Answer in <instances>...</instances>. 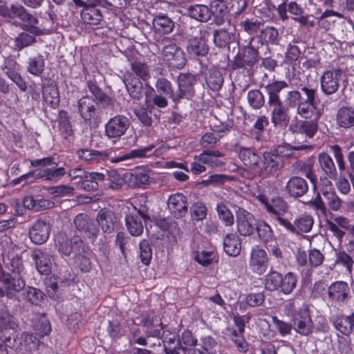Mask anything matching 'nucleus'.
<instances>
[{"label": "nucleus", "instance_id": "obj_1", "mask_svg": "<svg viewBox=\"0 0 354 354\" xmlns=\"http://www.w3.org/2000/svg\"><path fill=\"white\" fill-rule=\"evenodd\" d=\"M288 87V83L283 80H274L265 87L271 122L277 128H286L290 121V106L284 104L280 97V93Z\"/></svg>", "mask_w": 354, "mask_h": 354}, {"label": "nucleus", "instance_id": "obj_2", "mask_svg": "<svg viewBox=\"0 0 354 354\" xmlns=\"http://www.w3.org/2000/svg\"><path fill=\"white\" fill-rule=\"evenodd\" d=\"M286 310L297 333L308 336L313 333L314 324L307 304L290 300L286 304Z\"/></svg>", "mask_w": 354, "mask_h": 354}, {"label": "nucleus", "instance_id": "obj_3", "mask_svg": "<svg viewBox=\"0 0 354 354\" xmlns=\"http://www.w3.org/2000/svg\"><path fill=\"white\" fill-rule=\"evenodd\" d=\"M285 102L290 107L297 106L296 113L301 118H319V113L316 111L317 104L304 101L301 92L297 90L288 91Z\"/></svg>", "mask_w": 354, "mask_h": 354}, {"label": "nucleus", "instance_id": "obj_4", "mask_svg": "<svg viewBox=\"0 0 354 354\" xmlns=\"http://www.w3.org/2000/svg\"><path fill=\"white\" fill-rule=\"evenodd\" d=\"M149 221L150 216L145 207L138 209L135 206L133 210L125 213V226L129 233L133 236H140L144 232V225L142 222Z\"/></svg>", "mask_w": 354, "mask_h": 354}, {"label": "nucleus", "instance_id": "obj_5", "mask_svg": "<svg viewBox=\"0 0 354 354\" xmlns=\"http://www.w3.org/2000/svg\"><path fill=\"white\" fill-rule=\"evenodd\" d=\"M99 103L93 97L85 95L77 101L78 113L84 121L91 125L98 121L100 114Z\"/></svg>", "mask_w": 354, "mask_h": 354}, {"label": "nucleus", "instance_id": "obj_6", "mask_svg": "<svg viewBox=\"0 0 354 354\" xmlns=\"http://www.w3.org/2000/svg\"><path fill=\"white\" fill-rule=\"evenodd\" d=\"M30 164L33 167L42 166L37 174L38 178L46 180H57L66 173L64 167L54 166L53 159L50 157L31 160Z\"/></svg>", "mask_w": 354, "mask_h": 354}, {"label": "nucleus", "instance_id": "obj_7", "mask_svg": "<svg viewBox=\"0 0 354 354\" xmlns=\"http://www.w3.org/2000/svg\"><path fill=\"white\" fill-rule=\"evenodd\" d=\"M207 34H208V28L201 29L198 35L192 37L188 40L186 46L188 55L198 59L202 67L205 65L203 64L201 58L206 57L209 52V47L204 40Z\"/></svg>", "mask_w": 354, "mask_h": 354}, {"label": "nucleus", "instance_id": "obj_8", "mask_svg": "<svg viewBox=\"0 0 354 354\" xmlns=\"http://www.w3.org/2000/svg\"><path fill=\"white\" fill-rule=\"evenodd\" d=\"M254 40V37H250L248 45L244 46L241 52L235 56L232 63L233 69L252 68L257 63L259 53L257 49L252 44Z\"/></svg>", "mask_w": 354, "mask_h": 354}, {"label": "nucleus", "instance_id": "obj_9", "mask_svg": "<svg viewBox=\"0 0 354 354\" xmlns=\"http://www.w3.org/2000/svg\"><path fill=\"white\" fill-rule=\"evenodd\" d=\"M1 70L3 73L12 80L19 88L20 91L25 92L27 90L26 81L22 78L20 74V65L12 57H4L0 54Z\"/></svg>", "mask_w": 354, "mask_h": 354}, {"label": "nucleus", "instance_id": "obj_10", "mask_svg": "<svg viewBox=\"0 0 354 354\" xmlns=\"http://www.w3.org/2000/svg\"><path fill=\"white\" fill-rule=\"evenodd\" d=\"M342 78V71L340 68H332L325 71L320 77V88L322 93L329 96L336 93Z\"/></svg>", "mask_w": 354, "mask_h": 354}, {"label": "nucleus", "instance_id": "obj_11", "mask_svg": "<svg viewBox=\"0 0 354 354\" xmlns=\"http://www.w3.org/2000/svg\"><path fill=\"white\" fill-rule=\"evenodd\" d=\"M236 230L240 235H252L257 228V222L254 215L246 209L239 207L236 210Z\"/></svg>", "mask_w": 354, "mask_h": 354}, {"label": "nucleus", "instance_id": "obj_12", "mask_svg": "<svg viewBox=\"0 0 354 354\" xmlns=\"http://www.w3.org/2000/svg\"><path fill=\"white\" fill-rule=\"evenodd\" d=\"M55 246L58 252L65 256L72 253L80 254L83 250V241L80 236H73L68 239L65 234H58L55 240Z\"/></svg>", "mask_w": 354, "mask_h": 354}, {"label": "nucleus", "instance_id": "obj_13", "mask_svg": "<svg viewBox=\"0 0 354 354\" xmlns=\"http://www.w3.org/2000/svg\"><path fill=\"white\" fill-rule=\"evenodd\" d=\"M162 57L169 66L181 69L187 63V58L183 49L175 44H169L163 47Z\"/></svg>", "mask_w": 354, "mask_h": 354}, {"label": "nucleus", "instance_id": "obj_14", "mask_svg": "<svg viewBox=\"0 0 354 354\" xmlns=\"http://www.w3.org/2000/svg\"><path fill=\"white\" fill-rule=\"evenodd\" d=\"M0 282L3 286L4 296L8 299H13L15 294L24 290L26 286L23 276L13 277L6 271L0 272Z\"/></svg>", "mask_w": 354, "mask_h": 354}, {"label": "nucleus", "instance_id": "obj_15", "mask_svg": "<svg viewBox=\"0 0 354 354\" xmlns=\"http://www.w3.org/2000/svg\"><path fill=\"white\" fill-rule=\"evenodd\" d=\"M328 297L332 304L339 306L346 304L351 297L350 286L343 281L333 282L328 288Z\"/></svg>", "mask_w": 354, "mask_h": 354}, {"label": "nucleus", "instance_id": "obj_16", "mask_svg": "<svg viewBox=\"0 0 354 354\" xmlns=\"http://www.w3.org/2000/svg\"><path fill=\"white\" fill-rule=\"evenodd\" d=\"M284 167V162L280 159L274 151H266L263 153L258 169V174L261 177H268Z\"/></svg>", "mask_w": 354, "mask_h": 354}, {"label": "nucleus", "instance_id": "obj_17", "mask_svg": "<svg viewBox=\"0 0 354 354\" xmlns=\"http://www.w3.org/2000/svg\"><path fill=\"white\" fill-rule=\"evenodd\" d=\"M196 82L194 75L189 73H180L178 77V89L171 95L174 102L183 98L191 99L194 95V84Z\"/></svg>", "mask_w": 354, "mask_h": 354}, {"label": "nucleus", "instance_id": "obj_18", "mask_svg": "<svg viewBox=\"0 0 354 354\" xmlns=\"http://www.w3.org/2000/svg\"><path fill=\"white\" fill-rule=\"evenodd\" d=\"M129 118L123 115H117L110 118L104 127L105 135L109 138H120L129 129Z\"/></svg>", "mask_w": 354, "mask_h": 354}, {"label": "nucleus", "instance_id": "obj_19", "mask_svg": "<svg viewBox=\"0 0 354 354\" xmlns=\"http://www.w3.org/2000/svg\"><path fill=\"white\" fill-rule=\"evenodd\" d=\"M0 15L4 17L18 18L24 23L32 24L35 19L32 15L21 5L12 4L8 7L5 1H0Z\"/></svg>", "mask_w": 354, "mask_h": 354}, {"label": "nucleus", "instance_id": "obj_20", "mask_svg": "<svg viewBox=\"0 0 354 354\" xmlns=\"http://www.w3.org/2000/svg\"><path fill=\"white\" fill-rule=\"evenodd\" d=\"M318 119L314 118L310 120H299L290 125L289 130L296 136H304V140L308 141L312 139L318 131Z\"/></svg>", "mask_w": 354, "mask_h": 354}, {"label": "nucleus", "instance_id": "obj_21", "mask_svg": "<svg viewBox=\"0 0 354 354\" xmlns=\"http://www.w3.org/2000/svg\"><path fill=\"white\" fill-rule=\"evenodd\" d=\"M76 229L93 242L97 237L99 230L88 215L79 214L74 219Z\"/></svg>", "mask_w": 354, "mask_h": 354}, {"label": "nucleus", "instance_id": "obj_22", "mask_svg": "<svg viewBox=\"0 0 354 354\" xmlns=\"http://www.w3.org/2000/svg\"><path fill=\"white\" fill-rule=\"evenodd\" d=\"M249 265L252 270L261 275L264 274L268 266L266 252L259 246L252 249Z\"/></svg>", "mask_w": 354, "mask_h": 354}, {"label": "nucleus", "instance_id": "obj_23", "mask_svg": "<svg viewBox=\"0 0 354 354\" xmlns=\"http://www.w3.org/2000/svg\"><path fill=\"white\" fill-rule=\"evenodd\" d=\"M167 208L175 218L184 217L188 212L187 197L180 193L171 194L167 200Z\"/></svg>", "mask_w": 354, "mask_h": 354}, {"label": "nucleus", "instance_id": "obj_24", "mask_svg": "<svg viewBox=\"0 0 354 354\" xmlns=\"http://www.w3.org/2000/svg\"><path fill=\"white\" fill-rule=\"evenodd\" d=\"M285 190L290 197L298 198L304 196L308 192L309 187L304 178L292 176L287 181Z\"/></svg>", "mask_w": 354, "mask_h": 354}, {"label": "nucleus", "instance_id": "obj_25", "mask_svg": "<svg viewBox=\"0 0 354 354\" xmlns=\"http://www.w3.org/2000/svg\"><path fill=\"white\" fill-rule=\"evenodd\" d=\"M50 230V226L47 223L38 219L34 223L29 231L30 239L35 244H42L48 239Z\"/></svg>", "mask_w": 354, "mask_h": 354}, {"label": "nucleus", "instance_id": "obj_26", "mask_svg": "<svg viewBox=\"0 0 354 354\" xmlns=\"http://www.w3.org/2000/svg\"><path fill=\"white\" fill-rule=\"evenodd\" d=\"M154 147H155V146L153 145H150L147 147L133 149L125 154L119 156L118 157H117L115 158H110V160L112 162H119L121 161L133 159V158H145V157L150 156L151 154H154L156 156H160L162 153V148L160 147L158 149H156L152 152Z\"/></svg>", "mask_w": 354, "mask_h": 354}, {"label": "nucleus", "instance_id": "obj_27", "mask_svg": "<svg viewBox=\"0 0 354 354\" xmlns=\"http://www.w3.org/2000/svg\"><path fill=\"white\" fill-rule=\"evenodd\" d=\"M103 172L86 171L83 180H80L77 186L85 191H97L100 187L103 189Z\"/></svg>", "mask_w": 354, "mask_h": 354}, {"label": "nucleus", "instance_id": "obj_28", "mask_svg": "<svg viewBox=\"0 0 354 354\" xmlns=\"http://www.w3.org/2000/svg\"><path fill=\"white\" fill-rule=\"evenodd\" d=\"M32 17L35 19V22L32 24L26 23L30 26V31L33 35H48L53 32L54 29V21L56 19V15L53 13H48V17L42 18L41 23H39L38 19L32 15Z\"/></svg>", "mask_w": 354, "mask_h": 354}, {"label": "nucleus", "instance_id": "obj_29", "mask_svg": "<svg viewBox=\"0 0 354 354\" xmlns=\"http://www.w3.org/2000/svg\"><path fill=\"white\" fill-rule=\"evenodd\" d=\"M232 124H222L221 127L220 126H214V132H208L205 133L200 140V145L203 148H212L214 147L216 143L220 140L222 136L218 133L225 132L227 131H230L232 128Z\"/></svg>", "mask_w": 354, "mask_h": 354}, {"label": "nucleus", "instance_id": "obj_30", "mask_svg": "<svg viewBox=\"0 0 354 354\" xmlns=\"http://www.w3.org/2000/svg\"><path fill=\"white\" fill-rule=\"evenodd\" d=\"M32 258L36 263L39 272L47 275L51 271L52 261L50 255L46 250H37L32 254Z\"/></svg>", "mask_w": 354, "mask_h": 354}, {"label": "nucleus", "instance_id": "obj_31", "mask_svg": "<svg viewBox=\"0 0 354 354\" xmlns=\"http://www.w3.org/2000/svg\"><path fill=\"white\" fill-rule=\"evenodd\" d=\"M239 157L244 165L258 171L261 158L252 149L241 147L239 150Z\"/></svg>", "mask_w": 354, "mask_h": 354}, {"label": "nucleus", "instance_id": "obj_32", "mask_svg": "<svg viewBox=\"0 0 354 354\" xmlns=\"http://www.w3.org/2000/svg\"><path fill=\"white\" fill-rule=\"evenodd\" d=\"M223 249L229 256H238L241 250V241L239 236L236 233L226 234L223 238Z\"/></svg>", "mask_w": 354, "mask_h": 354}, {"label": "nucleus", "instance_id": "obj_33", "mask_svg": "<svg viewBox=\"0 0 354 354\" xmlns=\"http://www.w3.org/2000/svg\"><path fill=\"white\" fill-rule=\"evenodd\" d=\"M336 123L343 129H350L354 127V108L343 106L338 109L336 113Z\"/></svg>", "mask_w": 354, "mask_h": 354}, {"label": "nucleus", "instance_id": "obj_34", "mask_svg": "<svg viewBox=\"0 0 354 354\" xmlns=\"http://www.w3.org/2000/svg\"><path fill=\"white\" fill-rule=\"evenodd\" d=\"M27 28L26 31L21 32L14 39V47L17 50H21L25 48L32 46L37 41L35 36L30 31V26L27 24L25 25Z\"/></svg>", "mask_w": 354, "mask_h": 354}, {"label": "nucleus", "instance_id": "obj_35", "mask_svg": "<svg viewBox=\"0 0 354 354\" xmlns=\"http://www.w3.org/2000/svg\"><path fill=\"white\" fill-rule=\"evenodd\" d=\"M97 221L104 232L111 233L113 231L115 216L113 212L105 209H101L97 214Z\"/></svg>", "mask_w": 354, "mask_h": 354}, {"label": "nucleus", "instance_id": "obj_36", "mask_svg": "<svg viewBox=\"0 0 354 354\" xmlns=\"http://www.w3.org/2000/svg\"><path fill=\"white\" fill-rule=\"evenodd\" d=\"M103 175V189L119 190L122 187L124 180L116 170L106 171Z\"/></svg>", "mask_w": 354, "mask_h": 354}, {"label": "nucleus", "instance_id": "obj_37", "mask_svg": "<svg viewBox=\"0 0 354 354\" xmlns=\"http://www.w3.org/2000/svg\"><path fill=\"white\" fill-rule=\"evenodd\" d=\"M223 156L224 154L218 150H205L199 155L195 156L194 159L211 167H216L221 162L218 158Z\"/></svg>", "mask_w": 354, "mask_h": 354}, {"label": "nucleus", "instance_id": "obj_38", "mask_svg": "<svg viewBox=\"0 0 354 354\" xmlns=\"http://www.w3.org/2000/svg\"><path fill=\"white\" fill-rule=\"evenodd\" d=\"M212 10L208 6L202 4L190 6L187 8V15L201 22H207L212 17Z\"/></svg>", "mask_w": 354, "mask_h": 354}, {"label": "nucleus", "instance_id": "obj_39", "mask_svg": "<svg viewBox=\"0 0 354 354\" xmlns=\"http://www.w3.org/2000/svg\"><path fill=\"white\" fill-rule=\"evenodd\" d=\"M86 84L88 89L94 96L93 98L100 102L103 107L113 106L112 99L102 91L95 81L89 80Z\"/></svg>", "mask_w": 354, "mask_h": 354}, {"label": "nucleus", "instance_id": "obj_40", "mask_svg": "<svg viewBox=\"0 0 354 354\" xmlns=\"http://www.w3.org/2000/svg\"><path fill=\"white\" fill-rule=\"evenodd\" d=\"M144 331L146 334V338L149 342L148 345L151 347L155 346H160L162 340L160 339L162 328H158L154 323L146 321L144 323Z\"/></svg>", "mask_w": 354, "mask_h": 354}, {"label": "nucleus", "instance_id": "obj_41", "mask_svg": "<svg viewBox=\"0 0 354 354\" xmlns=\"http://www.w3.org/2000/svg\"><path fill=\"white\" fill-rule=\"evenodd\" d=\"M318 162L322 171L329 178L335 180L337 177V171L333 160L326 153H322L318 156Z\"/></svg>", "mask_w": 354, "mask_h": 354}, {"label": "nucleus", "instance_id": "obj_42", "mask_svg": "<svg viewBox=\"0 0 354 354\" xmlns=\"http://www.w3.org/2000/svg\"><path fill=\"white\" fill-rule=\"evenodd\" d=\"M24 205L29 209L41 211L53 207L54 203L50 200L35 198L32 195H28L24 198Z\"/></svg>", "mask_w": 354, "mask_h": 354}, {"label": "nucleus", "instance_id": "obj_43", "mask_svg": "<svg viewBox=\"0 0 354 354\" xmlns=\"http://www.w3.org/2000/svg\"><path fill=\"white\" fill-rule=\"evenodd\" d=\"M311 148V146L307 145H301L292 147L290 145H278L274 152L280 159L297 158V155L295 151L305 150Z\"/></svg>", "mask_w": 354, "mask_h": 354}, {"label": "nucleus", "instance_id": "obj_44", "mask_svg": "<svg viewBox=\"0 0 354 354\" xmlns=\"http://www.w3.org/2000/svg\"><path fill=\"white\" fill-rule=\"evenodd\" d=\"M165 354L186 353L187 349L180 344V338L171 335L169 337H164L162 340Z\"/></svg>", "mask_w": 354, "mask_h": 354}, {"label": "nucleus", "instance_id": "obj_45", "mask_svg": "<svg viewBox=\"0 0 354 354\" xmlns=\"http://www.w3.org/2000/svg\"><path fill=\"white\" fill-rule=\"evenodd\" d=\"M255 232L258 238L264 243L272 242L276 239L275 234L271 226L263 220H259Z\"/></svg>", "mask_w": 354, "mask_h": 354}, {"label": "nucleus", "instance_id": "obj_46", "mask_svg": "<svg viewBox=\"0 0 354 354\" xmlns=\"http://www.w3.org/2000/svg\"><path fill=\"white\" fill-rule=\"evenodd\" d=\"M153 26L156 31L160 33L169 34L173 30L174 23L167 15H158L153 17Z\"/></svg>", "mask_w": 354, "mask_h": 354}, {"label": "nucleus", "instance_id": "obj_47", "mask_svg": "<svg viewBox=\"0 0 354 354\" xmlns=\"http://www.w3.org/2000/svg\"><path fill=\"white\" fill-rule=\"evenodd\" d=\"M81 17L84 23L97 26L102 20L101 11L95 7L87 6L81 11Z\"/></svg>", "mask_w": 354, "mask_h": 354}, {"label": "nucleus", "instance_id": "obj_48", "mask_svg": "<svg viewBox=\"0 0 354 354\" xmlns=\"http://www.w3.org/2000/svg\"><path fill=\"white\" fill-rule=\"evenodd\" d=\"M125 86L130 96L135 100H140L142 96V83L136 77L129 75L124 80Z\"/></svg>", "mask_w": 354, "mask_h": 354}, {"label": "nucleus", "instance_id": "obj_49", "mask_svg": "<svg viewBox=\"0 0 354 354\" xmlns=\"http://www.w3.org/2000/svg\"><path fill=\"white\" fill-rule=\"evenodd\" d=\"M77 155L80 159L86 162H96L105 160L109 154L104 151H100L85 149L79 150Z\"/></svg>", "mask_w": 354, "mask_h": 354}, {"label": "nucleus", "instance_id": "obj_50", "mask_svg": "<svg viewBox=\"0 0 354 354\" xmlns=\"http://www.w3.org/2000/svg\"><path fill=\"white\" fill-rule=\"evenodd\" d=\"M27 71L32 75L39 77L44 71V59L41 55L29 57L27 61Z\"/></svg>", "mask_w": 354, "mask_h": 354}, {"label": "nucleus", "instance_id": "obj_51", "mask_svg": "<svg viewBox=\"0 0 354 354\" xmlns=\"http://www.w3.org/2000/svg\"><path fill=\"white\" fill-rule=\"evenodd\" d=\"M247 102L251 109L259 110L265 104V97L263 93L259 89H252L247 93Z\"/></svg>", "mask_w": 354, "mask_h": 354}, {"label": "nucleus", "instance_id": "obj_52", "mask_svg": "<svg viewBox=\"0 0 354 354\" xmlns=\"http://www.w3.org/2000/svg\"><path fill=\"white\" fill-rule=\"evenodd\" d=\"M288 209V205L283 198L280 196H276L272 199L270 205H268L267 211L270 214H272L276 217H278L281 213L287 212Z\"/></svg>", "mask_w": 354, "mask_h": 354}, {"label": "nucleus", "instance_id": "obj_53", "mask_svg": "<svg viewBox=\"0 0 354 354\" xmlns=\"http://www.w3.org/2000/svg\"><path fill=\"white\" fill-rule=\"evenodd\" d=\"M297 234L309 232L314 223V220L310 215L301 214L295 219Z\"/></svg>", "mask_w": 354, "mask_h": 354}, {"label": "nucleus", "instance_id": "obj_54", "mask_svg": "<svg viewBox=\"0 0 354 354\" xmlns=\"http://www.w3.org/2000/svg\"><path fill=\"white\" fill-rule=\"evenodd\" d=\"M213 41L214 44L219 48L228 46L232 41L231 34L225 29L221 28L214 31Z\"/></svg>", "mask_w": 354, "mask_h": 354}, {"label": "nucleus", "instance_id": "obj_55", "mask_svg": "<svg viewBox=\"0 0 354 354\" xmlns=\"http://www.w3.org/2000/svg\"><path fill=\"white\" fill-rule=\"evenodd\" d=\"M281 281L279 290L286 295H288L292 292L296 287L297 281L295 274L292 272L282 275Z\"/></svg>", "mask_w": 354, "mask_h": 354}, {"label": "nucleus", "instance_id": "obj_56", "mask_svg": "<svg viewBox=\"0 0 354 354\" xmlns=\"http://www.w3.org/2000/svg\"><path fill=\"white\" fill-rule=\"evenodd\" d=\"M282 274L277 271H270L265 279V288L268 290H278L282 281Z\"/></svg>", "mask_w": 354, "mask_h": 354}, {"label": "nucleus", "instance_id": "obj_57", "mask_svg": "<svg viewBox=\"0 0 354 354\" xmlns=\"http://www.w3.org/2000/svg\"><path fill=\"white\" fill-rule=\"evenodd\" d=\"M279 37L278 30L274 27H266L263 28L259 36V42L263 46L266 44H275Z\"/></svg>", "mask_w": 354, "mask_h": 354}, {"label": "nucleus", "instance_id": "obj_58", "mask_svg": "<svg viewBox=\"0 0 354 354\" xmlns=\"http://www.w3.org/2000/svg\"><path fill=\"white\" fill-rule=\"evenodd\" d=\"M128 180L133 187H141L149 183L150 176L144 171H134L130 174Z\"/></svg>", "mask_w": 354, "mask_h": 354}, {"label": "nucleus", "instance_id": "obj_59", "mask_svg": "<svg viewBox=\"0 0 354 354\" xmlns=\"http://www.w3.org/2000/svg\"><path fill=\"white\" fill-rule=\"evenodd\" d=\"M216 211L219 219L223 222L225 226H232L234 224V216L224 203L217 204Z\"/></svg>", "mask_w": 354, "mask_h": 354}, {"label": "nucleus", "instance_id": "obj_60", "mask_svg": "<svg viewBox=\"0 0 354 354\" xmlns=\"http://www.w3.org/2000/svg\"><path fill=\"white\" fill-rule=\"evenodd\" d=\"M335 263L344 267L348 273H351L354 263L352 257L345 251L342 250H335Z\"/></svg>", "mask_w": 354, "mask_h": 354}, {"label": "nucleus", "instance_id": "obj_61", "mask_svg": "<svg viewBox=\"0 0 354 354\" xmlns=\"http://www.w3.org/2000/svg\"><path fill=\"white\" fill-rule=\"evenodd\" d=\"M45 102L52 108H56L59 104V95L58 89L55 86L45 88L43 91Z\"/></svg>", "mask_w": 354, "mask_h": 354}, {"label": "nucleus", "instance_id": "obj_62", "mask_svg": "<svg viewBox=\"0 0 354 354\" xmlns=\"http://www.w3.org/2000/svg\"><path fill=\"white\" fill-rule=\"evenodd\" d=\"M206 81L209 87L212 91H216L221 88L223 84V77L219 71L214 69L209 73Z\"/></svg>", "mask_w": 354, "mask_h": 354}, {"label": "nucleus", "instance_id": "obj_63", "mask_svg": "<svg viewBox=\"0 0 354 354\" xmlns=\"http://www.w3.org/2000/svg\"><path fill=\"white\" fill-rule=\"evenodd\" d=\"M192 219L196 221H203L207 216V208L201 202L193 204L190 209Z\"/></svg>", "mask_w": 354, "mask_h": 354}, {"label": "nucleus", "instance_id": "obj_64", "mask_svg": "<svg viewBox=\"0 0 354 354\" xmlns=\"http://www.w3.org/2000/svg\"><path fill=\"white\" fill-rule=\"evenodd\" d=\"M201 342V346L206 354H216L218 351V343L212 337L209 335L202 337Z\"/></svg>", "mask_w": 354, "mask_h": 354}]
</instances>
